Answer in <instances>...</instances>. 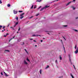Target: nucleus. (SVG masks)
I'll return each instance as SVG.
<instances>
[{
  "label": "nucleus",
  "mask_w": 78,
  "mask_h": 78,
  "mask_svg": "<svg viewBox=\"0 0 78 78\" xmlns=\"http://www.w3.org/2000/svg\"><path fill=\"white\" fill-rule=\"evenodd\" d=\"M50 7V5L48 6V5H47L45 7L41 8V9L40 10V11H42V10H44V9H45V8H48V7Z\"/></svg>",
  "instance_id": "1"
},
{
  "label": "nucleus",
  "mask_w": 78,
  "mask_h": 78,
  "mask_svg": "<svg viewBox=\"0 0 78 78\" xmlns=\"http://www.w3.org/2000/svg\"><path fill=\"white\" fill-rule=\"evenodd\" d=\"M77 49H76V50L75 52V53H76V54H77V53H78V47H77Z\"/></svg>",
  "instance_id": "2"
},
{
  "label": "nucleus",
  "mask_w": 78,
  "mask_h": 78,
  "mask_svg": "<svg viewBox=\"0 0 78 78\" xmlns=\"http://www.w3.org/2000/svg\"><path fill=\"white\" fill-rule=\"evenodd\" d=\"M18 12H17V11H15V10H13V13H14V14H17V13Z\"/></svg>",
  "instance_id": "3"
},
{
  "label": "nucleus",
  "mask_w": 78,
  "mask_h": 78,
  "mask_svg": "<svg viewBox=\"0 0 78 78\" xmlns=\"http://www.w3.org/2000/svg\"><path fill=\"white\" fill-rule=\"evenodd\" d=\"M75 0H73V2H69L68 3H67V4H66V6H67V5H69V4L70 3H71V2H75Z\"/></svg>",
  "instance_id": "4"
},
{
  "label": "nucleus",
  "mask_w": 78,
  "mask_h": 78,
  "mask_svg": "<svg viewBox=\"0 0 78 78\" xmlns=\"http://www.w3.org/2000/svg\"><path fill=\"white\" fill-rule=\"evenodd\" d=\"M40 36V35H32V36H36V37H37V36Z\"/></svg>",
  "instance_id": "5"
},
{
  "label": "nucleus",
  "mask_w": 78,
  "mask_h": 78,
  "mask_svg": "<svg viewBox=\"0 0 78 78\" xmlns=\"http://www.w3.org/2000/svg\"><path fill=\"white\" fill-rule=\"evenodd\" d=\"M24 14H25V13H23L20 15V16L21 17H22V16H23Z\"/></svg>",
  "instance_id": "6"
},
{
  "label": "nucleus",
  "mask_w": 78,
  "mask_h": 78,
  "mask_svg": "<svg viewBox=\"0 0 78 78\" xmlns=\"http://www.w3.org/2000/svg\"><path fill=\"white\" fill-rule=\"evenodd\" d=\"M24 50L27 55H29V54L28 53V51H27L26 49H25Z\"/></svg>",
  "instance_id": "7"
},
{
  "label": "nucleus",
  "mask_w": 78,
  "mask_h": 78,
  "mask_svg": "<svg viewBox=\"0 0 78 78\" xmlns=\"http://www.w3.org/2000/svg\"><path fill=\"white\" fill-rule=\"evenodd\" d=\"M69 61L71 64H72V61H71V59H70V58H69Z\"/></svg>",
  "instance_id": "8"
},
{
  "label": "nucleus",
  "mask_w": 78,
  "mask_h": 78,
  "mask_svg": "<svg viewBox=\"0 0 78 78\" xmlns=\"http://www.w3.org/2000/svg\"><path fill=\"white\" fill-rule=\"evenodd\" d=\"M59 58L60 60H62V57H61V56L59 55Z\"/></svg>",
  "instance_id": "9"
},
{
  "label": "nucleus",
  "mask_w": 78,
  "mask_h": 78,
  "mask_svg": "<svg viewBox=\"0 0 78 78\" xmlns=\"http://www.w3.org/2000/svg\"><path fill=\"white\" fill-rule=\"evenodd\" d=\"M24 63L25 64H27L28 63H27V62H26L25 61H24Z\"/></svg>",
  "instance_id": "10"
},
{
  "label": "nucleus",
  "mask_w": 78,
  "mask_h": 78,
  "mask_svg": "<svg viewBox=\"0 0 78 78\" xmlns=\"http://www.w3.org/2000/svg\"><path fill=\"white\" fill-rule=\"evenodd\" d=\"M23 17H24V16H21V17L20 18V19H22L23 18Z\"/></svg>",
  "instance_id": "11"
},
{
  "label": "nucleus",
  "mask_w": 78,
  "mask_h": 78,
  "mask_svg": "<svg viewBox=\"0 0 78 78\" xmlns=\"http://www.w3.org/2000/svg\"><path fill=\"white\" fill-rule=\"evenodd\" d=\"M41 1H42V0H37L36 1V2H41Z\"/></svg>",
  "instance_id": "12"
},
{
  "label": "nucleus",
  "mask_w": 78,
  "mask_h": 78,
  "mask_svg": "<svg viewBox=\"0 0 78 78\" xmlns=\"http://www.w3.org/2000/svg\"><path fill=\"white\" fill-rule=\"evenodd\" d=\"M70 75H71V76L72 77V78H74V77H73V76L72 75V74H70Z\"/></svg>",
  "instance_id": "13"
},
{
  "label": "nucleus",
  "mask_w": 78,
  "mask_h": 78,
  "mask_svg": "<svg viewBox=\"0 0 78 78\" xmlns=\"http://www.w3.org/2000/svg\"><path fill=\"white\" fill-rule=\"evenodd\" d=\"M7 6L8 7H10V6H11V5H10V4H8V5H7Z\"/></svg>",
  "instance_id": "14"
},
{
  "label": "nucleus",
  "mask_w": 78,
  "mask_h": 78,
  "mask_svg": "<svg viewBox=\"0 0 78 78\" xmlns=\"http://www.w3.org/2000/svg\"><path fill=\"white\" fill-rule=\"evenodd\" d=\"M8 34H6V35H4V37H6V36L8 35Z\"/></svg>",
  "instance_id": "15"
},
{
  "label": "nucleus",
  "mask_w": 78,
  "mask_h": 78,
  "mask_svg": "<svg viewBox=\"0 0 78 78\" xmlns=\"http://www.w3.org/2000/svg\"><path fill=\"white\" fill-rule=\"evenodd\" d=\"M48 67H49V66H48L46 67L45 68V69H47V68H48Z\"/></svg>",
  "instance_id": "16"
},
{
  "label": "nucleus",
  "mask_w": 78,
  "mask_h": 78,
  "mask_svg": "<svg viewBox=\"0 0 78 78\" xmlns=\"http://www.w3.org/2000/svg\"><path fill=\"white\" fill-rule=\"evenodd\" d=\"M16 19L17 20H18V19H19V18H18V17H16Z\"/></svg>",
  "instance_id": "17"
},
{
  "label": "nucleus",
  "mask_w": 78,
  "mask_h": 78,
  "mask_svg": "<svg viewBox=\"0 0 78 78\" xmlns=\"http://www.w3.org/2000/svg\"><path fill=\"white\" fill-rule=\"evenodd\" d=\"M19 12H23V11H19Z\"/></svg>",
  "instance_id": "18"
},
{
  "label": "nucleus",
  "mask_w": 78,
  "mask_h": 78,
  "mask_svg": "<svg viewBox=\"0 0 78 78\" xmlns=\"http://www.w3.org/2000/svg\"><path fill=\"white\" fill-rule=\"evenodd\" d=\"M33 5H32V6H31V9H33Z\"/></svg>",
  "instance_id": "19"
},
{
  "label": "nucleus",
  "mask_w": 78,
  "mask_h": 78,
  "mask_svg": "<svg viewBox=\"0 0 78 78\" xmlns=\"http://www.w3.org/2000/svg\"><path fill=\"white\" fill-rule=\"evenodd\" d=\"M42 71V70L41 69L40 70V74H41V72Z\"/></svg>",
  "instance_id": "20"
},
{
  "label": "nucleus",
  "mask_w": 78,
  "mask_h": 78,
  "mask_svg": "<svg viewBox=\"0 0 78 78\" xmlns=\"http://www.w3.org/2000/svg\"><path fill=\"white\" fill-rule=\"evenodd\" d=\"M0 4H2V0H0Z\"/></svg>",
  "instance_id": "21"
},
{
  "label": "nucleus",
  "mask_w": 78,
  "mask_h": 78,
  "mask_svg": "<svg viewBox=\"0 0 78 78\" xmlns=\"http://www.w3.org/2000/svg\"><path fill=\"white\" fill-rule=\"evenodd\" d=\"M41 7H42L41 6H40V7L38 8V9H40V8H41Z\"/></svg>",
  "instance_id": "22"
},
{
  "label": "nucleus",
  "mask_w": 78,
  "mask_h": 78,
  "mask_svg": "<svg viewBox=\"0 0 78 78\" xmlns=\"http://www.w3.org/2000/svg\"><path fill=\"white\" fill-rule=\"evenodd\" d=\"M75 49H76V45L75 47Z\"/></svg>",
  "instance_id": "23"
},
{
  "label": "nucleus",
  "mask_w": 78,
  "mask_h": 78,
  "mask_svg": "<svg viewBox=\"0 0 78 78\" xmlns=\"http://www.w3.org/2000/svg\"><path fill=\"white\" fill-rule=\"evenodd\" d=\"M1 28H2V26L0 25V29H1Z\"/></svg>",
  "instance_id": "24"
},
{
  "label": "nucleus",
  "mask_w": 78,
  "mask_h": 78,
  "mask_svg": "<svg viewBox=\"0 0 78 78\" xmlns=\"http://www.w3.org/2000/svg\"><path fill=\"white\" fill-rule=\"evenodd\" d=\"M17 24H18V22H17L16 23V25H17Z\"/></svg>",
  "instance_id": "25"
},
{
  "label": "nucleus",
  "mask_w": 78,
  "mask_h": 78,
  "mask_svg": "<svg viewBox=\"0 0 78 78\" xmlns=\"http://www.w3.org/2000/svg\"><path fill=\"white\" fill-rule=\"evenodd\" d=\"M27 60L28 61H29V62H30V60H29V59H28V58H27Z\"/></svg>",
  "instance_id": "26"
},
{
  "label": "nucleus",
  "mask_w": 78,
  "mask_h": 78,
  "mask_svg": "<svg viewBox=\"0 0 78 78\" xmlns=\"http://www.w3.org/2000/svg\"><path fill=\"white\" fill-rule=\"evenodd\" d=\"M5 28V26H3V29H4V28Z\"/></svg>",
  "instance_id": "27"
},
{
  "label": "nucleus",
  "mask_w": 78,
  "mask_h": 78,
  "mask_svg": "<svg viewBox=\"0 0 78 78\" xmlns=\"http://www.w3.org/2000/svg\"><path fill=\"white\" fill-rule=\"evenodd\" d=\"M5 51H8V52L9 51L8 50H5Z\"/></svg>",
  "instance_id": "28"
},
{
  "label": "nucleus",
  "mask_w": 78,
  "mask_h": 78,
  "mask_svg": "<svg viewBox=\"0 0 78 78\" xmlns=\"http://www.w3.org/2000/svg\"><path fill=\"white\" fill-rule=\"evenodd\" d=\"M63 48H64V50H65V53H66V51L65 50V48H64V47L63 46Z\"/></svg>",
  "instance_id": "29"
},
{
  "label": "nucleus",
  "mask_w": 78,
  "mask_h": 78,
  "mask_svg": "<svg viewBox=\"0 0 78 78\" xmlns=\"http://www.w3.org/2000/svg\"><path fill=\"white\" fill-rule=\"evenodd\" d=\"M75 30V31H76V32L78 31V30Z\"/></svg>",
  "instance_id": "30"
},
{
  "label": "nucleus",
  "mask_w": 78,
  "mask_h": 78,
  "mask_svg": "<svg viewBox=\"0 0 78 78\" xmlns=\"http://www.w3.org/2000/svg\"><path fill=\"white\" fill-rule=\"evenodd\" d=\"M20 27L19 28V29L18 30V31H19L20 30Z\"/></svg>",
  "instance_id": "31"
},
{
  "label": "nucleus",
  "mask_w": 78,
  "mask_h": 78,
  "mask_svg": "<svg viewBox=\"0 0 78 78\" xmlns=\"http://www.w3.org/2000/svg\"><path fill=\"white\" fill-rule=\"evenodd\" d=\"M55 62V63H57V60H56Z\"/></svg>",
  "instance_id": "32"
},
{
  "label": "nucleus",
  "mask_w": 78,
  "mask_h": 78,
  "mask_svg": "<svg viewBox=\"0 0 78 78\" xmlns=\"http://www.w3.org/2000/svg\"><path fill=\"white\" fill-rule=\"evenodd\" d=\"M63 26H64V27H67V25H64Z\"/></svg>",
  "instance_id": "33"
},
{
  "label": "nucleus",
  "mask_w": 78,
  "mask_h": 78,
  "mask_svg": "<svg viewBox=\"0 0 78 78\" xmlns=\"http://www.w3.org/2000/svg\"><path fill=\"white\" fill-rule=\"evenodd\" d=\"M12 39L11 38L9 41V42L10 41H11V40H12Z\"/></svg>",
  "instance_id": "34"
},
{
  "label": "nucleus",
  "mask_w": 78,
  "mask_h": 78,
  "mask_svg": "<svg viewBox=\"0 0 78 78\" xmlns=\"http://www.w3.org/2000/svg\"><path fill=\"white\" fill-rule=\"evenodd\" d=\"M1 74L2 75H3V73H2V72H1Z\"/></svg>",
  "instance_id": "35"
},
{
  "label": "nucleus",
  "mask_w": 78,
  "mask_h": 78,
  "mask_svg": "<svg viewBox=\"0 0 78 78\" xmlns=\"http://www.w3.org/2000/svg\"><path fill=\"white\" fill-rule=\"evenodd\" d=\"M38 15H39V14H37L36 15V16H38Z\"/></svg>",
  "instance_id": "36"
},
{
  "label": "nucleus",
  "mask_w": 78,
  "mask_h": 78,
  "mask_svg": "<svg viewBox=\"0 0 78 78\" xmlns=\"http://www.w3.org/2000/svg\"><path fill=\"white\" fill-rule=\"evenodd\" d=\"M73 66H74V67L75 69H76V68H75V66H74V65H73Z\"/></svg>",
  "instance_id": "37"
},
{
  "label": "nucleus",
  "mask_w": 78,
  "mask_h": 78,
  "mask_svg": "<svg viewBox=\"0 0 78 78\" xmlns=\"http://www.w3.org/2000/svg\"><path fill=\"white\" fill-rule=\"evenodd\" d=\"M73 9H75V8H73Z\"/></svg>",
  "instance_id": "38"
},
{
  "label": "nucleus",
  "mask_w": 78,
  "mask_h": 78,
  "mask_svg": "<svg viewBox=\"0 0 78 78\" xmlns=\"http://www.w3.org/2000/svg\"><path fill=\"white\" fill-rule=\"evenodd\" d=\"M36 6H35L34 8V9H35V8H36Z\"/></svg>",
  "instance_id": "39"
},
{
  "label": "nucleus",
  "mask_w": 78,
  "mask_h": 78,
  "mask_svg": "<svg viewBox=\"0 0 78 78\" xmlns=\"http://www.w3.org/2000/svg\"><path fill=\"white\" fill-rule=\"evenodd\" d=\"M16 26V25H14V27H15Z\"/></svg>",
  "instance_id": "40"
},
{
  "label": "nucleus",
  "mask_w": 78,
  "mask_h": 78,
  "mask_svg": "<svg viewBox=\"0 0 78 78\" xmlns=\"http://www.w3.org/2000/svg\"><path fill=\"white\" fill-rule=\"evenodd\" d=\"M33 39H32V38H31V39H30V40H33Z\"/></svg>",
  "instance_id": "41"
},
{
  "label": "nucleus",
  "mask_w": 78,
  "mask_h": 78,
  "mask_svg": "<svg viewBox=\"0 0 78 78\" xmlns=\"http://www.w3.org/2000/svg\"><path fill=\"white\" fill-rule=\"evenodd\" d=\"M34 42H36V41H35V40H34Z\"/></svg>",
  "instance_id": "42"
},
{
  "label": "nucleus",
  "mask_w": 78,
  "mask_h": 78,
  "mask_svg": "<svg viewBox=\"0 0 78 78\" xmlns=\"http://www.w3.org/2000/svg\"><path fill=\"white\" fill-rule=\"evenodd\" d=\"M41 42H42V40H41Z\"/></svg>",
  "instance_id": "43"
},
{
  "label": "nucleus",
  "mask_w": 78,
  "mask_h": 78,
  "mask_svg": "<svg viewBox=\"0 0 78 78\" xmlns=\"http://www.w3.org/2000/svg\"><path fill=\"white\" fill-rule=\"evenodd\" d=\"M10 28H13L12 27H11Z\"/></svg>",
  "instance_id": "44"
},
{
  "label": "nucleus",
  "mask_w": 78,
  "mask_h": 78,
  "mask_svg": "<svg viewBox=\"0 0 78 78\" xmlns=\"http://www.w3.org/2000/svg\"><path fill=\"white\" fill-rule=\"evenodd\" d=\"M24 44V42L23 43V44H22V45H23Z\"/></svg>",
  "instance_id": "45"
},
{
  "label": "nucleus",
  "mask_w": 78,
  "mask_h": 78,
  "mask_svg": "<svg viewBox=\"0 0 78 78\" xmlns=\"http://www.w3.org/2000/svg\"><path fill=\"white\" fill-rule=\"evenodd\" d=\"M64 37V39L65 40V41H66V38H64V37Z\"/></svg>",
  "instance_id": "46"
},
{
  "label": "nucleus",
  "mask_w": 78,
  "mask_h": 78,
  "mask_svg": "<svg viewBox=\"0 0 78 78\" xmlns=\"http://www.w3.org/2000/svg\"><path fill=\"white\" fill-rule=\"evenodd\" d=\"M78 19V17H77L76 18V19Z\"/></svg>",
  "instance_id": "47"
},
{
  "label": "nucleus",
  "mask_w": 78,
  "mask_h": 78,
  "mask_svg": "<svg viewBox=\"0 0 78 78\" xmlns=\"http://www.w3.org/2000/svg\"><path fill=\"white\" fill-rule=\"evenodd\" d=\"M9 24L8 25V27H9Z\"/></svg>",
  "instance_id": "48"
},
{
  "label": "nucleus",
  "mask_w": 78,
  "mask_h": 78,
  "mask_svg": "<svg viewBox=\"0 0 78 78\" xmlns=\"http://www.w3.org/2000/svg\"><path fill=\"white\" fill-rule=\"evenodd\" d=\"M5 76H7V74H5Z\"/></svg>",
  "instance_id": "49"
},
{
  "label": "nucleus",
  "mask_w": 78,
  "mask_h": 78,
  "mask_svg": "<svg viewBox=\"0 0 78 78\" xmlns=\"http://www.w3.org/2000/svg\"><path fill=\"white\" fill-rule=\"evenodd\" d=\"M2 32H3V31H4L3 30H2Z\"/></svg>",
  "instance_id": "50"
},
{
  "label": "nucleus",
  "mask_w": 78,
  "mask_h": 78,
  "mask_svg": "<svg viewBox=\"0 0 78 78\" xmlns=\"http://www.w3.org/2000/svg\"><path fill=\"white\" fill-rule=\"evenodd\" d=\"M14 37H13L12 39H14Z\"/></svg>",
  "instance_id": "51"
},
{
  "label": "nucleus",
  "mask_w": 78,
  "mask_h": 78,
  "mask_svg": "<svg viewBox=\"0 0 78 78\" xmlns=\"http://www.w3.org/2000/svg\"><path fill=\"white\" fill-rule=\"evenodd\" d=\"M35 47H37V45H35Z\"/></svg>",
  "instance_id": "52"
},
{
  "label": "nucleus",
  "mask_w": 78,
  "mask_h": 78,
  "mask_svg": "<svg viewBox=\"0 0 78 78\" xmlns=\"http://www.w3.org/2000/svg\"><path fill=\"white\" fill-rule=\"evenodd\" d=\"M59 0H56V1H58Z\"/></svg>",
  "instance_id": "53"
},
{
  "label": "nucleus",
  "mask_w": 78,
  "mask_h": 78,
  "mask_svg": "<svg viewBox=\"0 0 78 78\" xmlns=\"http://www.w3.org/2000/svg\"><path fill=\"white\" fill-rule=\"evenodd\" d=\"M4 31H5V29H4Z\"/></svg>",
  "instance_id": "54"
},
{
  "label": "nucleus",
  "mask_w": 78,
  "mask_h": 78,
  "mask_svg": "<svg viewBox=\"0 0 78 78\" xmlns=\"http://www.w3.org/2000/svg\"><path fill=\"white\" fill-rule=\"evenodd\" d=\"M17 33H19V32H17Z\"/></svg>",
  "instance_id": "55"
},
{
  "label": "nucleus",
  "mask_w": 78,
  "mask_h": 78,
  "mask_svg": "<svg viewBox=\"0 0 78 78\" xmlns=\"http://www.w3.org/2000/svg\"><path fill=\"white\" fill-rule=\"evenodd\" d=\"M61 41H62V40H61Z\"/></svg>",
  "instance_id": "56"
},
{
  "label": "nucleus",
  "mask_w": 78,
  "mask_h": 78,
  "mask_svg": "<svg viewBox=\"0 0 78 78\" xmlns=\"http://www.w3.org/2000/svg\"><path fill=\"white\" fill-rule=\"evenodd\" d=\"M43 39H45V38H43Z\"/></svg>",
  "instance_id": "57"
},
{
  "label": "nucleus",
  "mask_w": 78,
  "mask_h": 78,
  "mask_svg": "<svg viewBox=\"0 0 78 78\" xmlns=\"http://www.w3.org/2000/svg\"><path fill=\"white\" fill-rule=\"evenodd\" d=\"M48 34H49V33H48Z\"/></svg>",
  "instance_id": "58"
},
{
  "label": "nucleus",
  "mask_w": 78,
  "mask_h": 78,
  "mask_svg": "<svg viewBox=\"0 0 78 78\" xmlns=\"http://www.w3.org/2000/svg\"><path fill=\"white\" fill-rule=\"evenodd\" d=\"M60 62H61V61H60Z\"/></svg>",
  "instance_id": "59"
},
{
  "label": "nucleus",
  "mask_w": 78,
  "mask_h": 78,
  "mask_svg": "<svg viewBox=\"0 0 78 78\" xmlns=\"http://www.w3.org/2000/svg\"><path fill=\"white\" fill-rule=\"evenodd\" d=\"M32 17H31V18H32Z\"/></svg>",
  "instance_id": "60"
},
{
  "label": "nucleus",
  "mask_w": 78,
  "mask_h": 78,
  "mask_svg": "<svg viewBox=\"0 0 78 78\" xmlns=\"http://www.w3.org/2000/svg\"><path fill=\"white\" fill-rule=\"evenodd\" d=\"M13 30H14V29H13Z\"/></svg>",
  "instance_id": "61"
}]
</instances>
